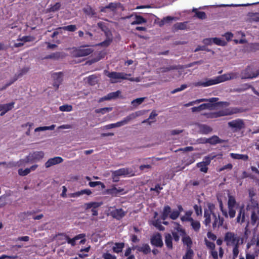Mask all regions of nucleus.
Wrapping results in <instances>:
<instances>
[{
	"label": "nucleus",
	"instance_id": "47",
	"mask_svg": "<svg viewBox=\"0 0 259 259\" xmlns=\"http://www.w3.org/2000/svg\"><path fill=\"white\" fill-rule=\"evenodd\" d=\"M90 249V247H88L85 248L81 249L80 251V252L79 253V256L82 258V257L88 256V254L87 253H88Z\"/></svg>",
	"mask_w": 259,
	"mask_h": 259
},
{
	"label": "nucleus",
	"instance_id": "20",
	"mask_svg": "<svg viewBox=\"0 0 259 259\" xmlns=\"http://www.w3.org/2000/svg\"><path fill=\"white\" fill-rule=\"evenodd\" d=\"M235 113L232 110L225 109L218 112L210 113L208 116L210 118H216L219 116L231 115Z\"/></svg>",
	"mask_w": 259,
	"mask_h": 259
},
{
	"label": "nucleus",
	"instance_id": "25",
	"mask_svg": "<svg viewBox=\"0 0 259 259\" xmlns=\"http://www.w3.org/2000/svg\"><path fill=\"white\" fill-rule=\"evenodd\" d=\"M218 100V98H211L209 99H201L197 100H195V101H194L192 102H190L185 104V106L188 107V106H193V105H194L195 104H198L200 102H204V101H209L210 103H213V102H217Z\"/></svg>",
	"mask_w": 259,
	"mask_h": 259
},
{
	"label": "nucleus",
	"instance_id": "30",
	"mask_svg": "<svg viewBox=\"0 0 259 259\" xmlns=\"http://www.w3.org/2000/svg\"><path fill=\"white\" fill-rule=\"evenodd\" d=\"M230 156L235 159H241L244 161H246L248 159V156L246 154H241L236 153H230Z\"/></svg>",
	"mask_w": 259,
	"mask_h": 259
},
{
	"label": "nucleus",
	"instance_id": "56",
	"mask_svg": "<svg viewBox=\"0 0 259 259\" xmlns=\"http://www.w3.org/2000/svg\"><path fill=\"white\" fill-rule=\"evenodd\" d=\"M194 209L197 215L198 216L202 214V209L200 206L195 205L194 206Z\"/></svg>",
	"mask_w": 259,
	"mask_h": 259
},
{
	"label": "nucleus",
	"instance_id": "3",
	"mask_svg": "<svg viewBox=\"0 0 259 259\" xmlns=\"http://www.w3.org/2000/svg\"><path fill=\"white\" fill-rule=\"evenodd\" d=\"M224 241L227 246L232 248L233 256L237 257L239 252V247L243 243V238L233 232H228L225 235Z\"/></svg>",
	"mask_w": 259,
	"mask_h": 259
},
{
	"label": "nucleus",
	"instance_id": "32",
	"mask_svg": "<svg viewBox=\"0 0 259 259\" xmlns=\"http://www.w3.org/2000/svg\"><path fill=\"white\" fill-rule=\"evenodd\" d=\"M190 223L194 230L196 232L199 231L201 226L199 221L193 219L192 221L190 222Z\"/></svg>",
	"mask_w": 259,
	"mask_h": 259
},
{
	"label": "nucleus",
	"instance_id": "48",
	"mask_svg": "<svg viewBox=\"0 0 259 259\" xmlns=\"http://www.w3.org/2000/svg\"><path fill=\"white\" fill-rule=\"evenodd\" d=\"M205 244L208 248L210 249V250H212L215 249V244L212 242H210L208 241L207 239H205Z\"/></svg>",
	"mask_w": 259,
	"mask_h": 259
},
{
	"label": "nucleus",
	"instance_id": "37",
	"mask_svg": "<svg viewBox=\"0 0 259 259\" xmlns=\"http://www.w3.org/2000/svg\"><path fill=\"white\" fill-rule=\"evenodd\" d=\"M193 251L191 248H187L185 254L183 257V259H193Z\"/></svg>",
	"mask_w": 259,
	"mask_h": 259
},
{
	"label": "nucleus",
	"instance_id": "22",
	"mask_svg": "<svg viewBox=\"0 0 259 259\" xmlns=\"http://www.w3.org/2000/svg\"><path fill=\"white\" fill-rule=\"evenodd\" d=\"M174 224L176 225V231L172 233V235H173V236H174V239L175 240V241H177L179 240L180 237L181 236L184 235L185 232H184V230L182 229V228L181 227V226L180 225L176 224L175 223Z\"/></svg>",
	"mask_w": 259,
	"mask_h": 259
},
{
	"label": "nucleus",
	"instance_id": "58",
	"mask_svg": "<svg viewBox=\"0 0 259 259\" xmlns=\"http://www.w3.org/2000/svg\"><path fill=\"white\" fill-rule=\"evenodd\" d=\"M195 15L201 19H204L206 17V15L203 12H196Z\"/></svg>",
	"mask_w": 259,
	"mask_h": 259
},
{
	"label": "nucleus",
	"instance_id": "26",
	"mask_svg": "<svg viewBox=\"0 0 259 259\" xmlns=\"http://www.w3.org/2000/svg\"><path fill=\"white\" fill-rule=\"evenodd\" d=\"M125 212L122 209H113L110 214L117 219H120L125 215Z\"/></svg>",
	"mask_w": 259,
	"mask_h": 259
},
{
	"label": "nucleus",
	"instance_id": "17",
	"mask_svg": "<svg viewBox=\"0 0 259 259\" xmlns=\"http://www.w3.org/2000/svg\"><path fill=\"white\" fill-rule=\"evenodd\" d=\"M228 125L234 131L240 130L244 127V123L243 121L239 119L229 122L228 123Z\"/></svg>",
	"mask_w": 259,
	"mask_h": 259
},
{
	"label": "nucleus",
	"instance_id": "63",
	"mask_svg": "<svg viewBox=\"0 0 259 259\" xmlns=\"http://www.w3.org/2000/svg\"><path fill=\"white\" fill-rule=\"evenodd\" d=\"M224 36L225 37L227 41H230L233 37V34L231 32H227Z\"/></svg>",
	"mask_w": 259,
	"mask_h": 259
},
{
	"label": "nucleus",
	"instance_id": "51",
	"mask_svg": "<svg viewBox=\"0 0 259 259\" xmlns=\"http://www.w3.org/2000/svg\"><path fill=\"white\" fill-rule=\"evenodd\" d=\"M111 108H103L101 109H98L96 110V112L97 113H101L102 114H104L107 112H109L111 111Z\"/></svg>",
	"mask_w": 259,
	"mask_h": 259
},
{
	"label": "nucleus",
	"instance_id": "33",
	"mask_svg": "<svg viewBox=\"0 0 259 259\" xmlns=\"http://www.w3.org/2000/svg\"><path fill=\"white\" fill-rule=\"evenodd\" d=\"M119 93H120V92L119 91L111 93L108 94L106 96L102 98L100 100V101H102L103 100H110L111 99L115 98L119 95Z\"/></svg>",
	"mask_w": 259,
	"mask_h": 259
},
{
	"label": "nucleus",
	"instance_id": "53",
	"mask_svg": "<svg viewBox=\"0 0 259 259\" xmlns=\"http://www.w3.org/2000/svg\"><path fill=\"white\" fill-rule=\"evenodd\" d=\"M61 4L60 3H57L54 5L52 6L50 8V11L51 12H55L59 10L61 7Z\"/></svg>",
	"mask_w": 259,
	"mask_h": 259
},
{
	"label": "nucleus",
	"instance_id": "62",
	"mask_svg": "<svg viewBox=\"0 0 259 259\" xmlns=\"http://www.w3.org/2000/svg\"><path fill=\"white\" fill-rule=\"evenodd\" d=\"M153 225L156 227L157 229L163 230L164 229V227L162 226L158 222V221H155L153 222Z\"/></svg>",
	"mask_w": 259,
	"mask_h": 259
},
{
	"label": "nucleus",
	"instance_id": "64",
	"mask_svg": "<svg viewBox=\"0 0 259 259\" xmlns=\"http://www.w3.org/2000/svg\"><path fill=\"white\" fill-rule=\"evenodd\" d=\"M207 237L213 241L217 239V236L210 232H208L207 234Z\"/></svg>",
	"mask_w": 259,
	"mask_h": 259
},
{
	"label": "nucleus",
	"instance_id": "36",
	"mask_svg": "<svg viewBox=\"0 0 259 259\" xmlns=\"http://www.w3.org/2000/svg\"><path fill=\"white\" fill-rule=\"evenodd\" d=\"M221 142L220 139L217 136H213L210 138L206 139L204 142L209 143L211 144H215Z\"/></svg>",
	"mask_w": 259,
	"mask_h": 259
},
{
	"label": "nucleus",
	"instance_id": "23",
	"mask_svg": "<svg viewBox=\"0 0 259 259\" xmlns=\"http://www.w3.org/2000/svg\"><path fill=\"white\" fill-rule=\"evenodd\" d=\"M14 102L0 105V115L3 116L6 112L11 110L14 107Z\"/></svg>",
	"mask_w": 259,
	"mask_h": 259
},
{
	"label": "nucleus",
	"instance_id": "54",
	"mask_svg": "<svg viewBox=\"0 0 259 259\" xmlns=\"http://www.w3.org/2000/svg\"><path fill=\"white\" fill-rule=\"evenodd\" d=\"M27 159V156L24 159H21L18 162H17V166H24L26 164L28 163H30V162H26V159Z\"/></svg>",
	"mask_w": 259,
	"mask_h": 259
},
{
	"label": "nucleus",
	"instance_id": "8",
	"mask_svg": "<svg viewBox=\"0 0 259 259\" xmlns=\"http://www.w3.org/2000/svg\"><path fill=\"white\" fill-rule=\"evenodd\" d=\"M140 115V113L138 112L133 113L125 118H124L122 120L117 122L115 123H111L108 124L104 126L106 129H110L112 128H115L118 127H120L123 126L126 124H127L131 120L135 119L137 117L139 116Z\"/></svg>",
	"mask_w": 259,
	"mask_h": 259
},
{
	"label": "nucleus",
	"instance_id": "42",
	"mask_svg": "<svg viewBox=\"0 0 259 259\" xmlns=\"http://www.w3.org/2000/svg\"><path fill=\"white\" fill-rule=\"evenodd\" d=\"M59 109L61 111L69 112L72 110V107L69 105H64L60 106Z\"/></svg>",
	"mask_w": 259,
	"mask_h": 259
},
{
	"label": "nucleus",
	"instance_id": "9",
	"mask_svg": "<svg viewBox=\"0 0 259 259\" xmlns=\"http://www.w3.org/2000/svg\"><path fill=\"white\" fill-rule=\"evenodd\" d=\"M105 74L110 78V81L112 83L120 82L121 79H127V76L131 75L122 72H109L108 71H106Z\"/></svg>",
	"mask_w": 259,
	"mask_h": 259
},
{
	"label": "nucleus",
	"instance_id": "49",
	"mask_svg": "<svg viewBox=\"0 0 259 259\" xmlns=\"http://www.w3.org/2000/svg\"><path fill=\"white\" fill-rule=\"evenodd\" d=\"M120 4L115 3H111L109 4L107 7L108 9H110L111 11H114L119 6Z\"/></svg>",
	"mask_w": 259,
	"mask_h": 259
},
{
	"label": "nucleus",
	"instance_id": "5",
	"mask_svg": "<svg viewBox=\"0 0 259 259\" xmlns=\"http://www.w3.org/2000/svg\"><path fill=\"white\" fill-rule=\"evenodd\" d=\"M183 210L182 206L180 205L178 206V209L171 210L170 207L167 205L164 207L161 219L165 220L168 217L173 220H176L179 216L180 213Z\"/></svg>",
	"mask_w": 259,
	"mask_h": 259
},
{
	"label": "nucleus",
	"instance_id": "61",
	"mask_svg": "<svg viewBox=\"0 0 259 259\" xmlns=\"http://www.w3.org/2000/svg\"><path fill=\"white\" fill-rule=\"evenodd\" d=\"M203 42L206 45H211L213 43V38L204 39L203 40Z\"/></svg>",
	"mask_w": 259,
	"mask_h": 259
},
{
	"label": "nucleus",
	"instance_id": "50",
	"mask_svg": "<svg viewBox=\"0 0 259 259\" xmlns=\"http://www.w3.org/2000/svg\"><path fill=\"white\" fill-rule=\"evenodd\" d=\"M88 81L90 84L94 85L97 82V77L94 75L90 76L88 78Z\"/></svg>",
	"mask_w": 259,
	"mask_h": 259
},
{
	"label": "nucleus",
	"instance_id": "60",
	"mask_svg": "<svg viewBox=\"0 0 259 259\" xmlns=\"http://www.w3.org/2000/svg\"><path fill=\"white\" fill-rule=\"evenodd\" d=\"M210 253L213 259L219 258L218 252L215 250V249L210 250Z\"/></svg>",
	"mask_w": 259,
	"mask_h": 259
},
{
	"label": "nucleus",
	"instance_id": "14",
	"mask_svg": "<svg viewBox=\"0 0 259 259\" xmlns=\"http://www.w3.org/2000/svg\"><path fill=\"white\" fill-rule=\"evenodd\" d=\"M259 75V69H254L251 67H247L242 73L243 78H253Z\"/></svg>",
	"mask_w": 259,
	"mask_h": 259
},
{
	"label": "nucleus",
	"instance_id": "10",
	"mask_svg": "<svg viewBox=\"0 0 259 259\" xmlns=\"http://www.w3.org/2000/svg\"><path fill=\"white\" fill-rule=\"evenodd\" d=\"M253 248V253L255 255H259V235L254 234L252 238L249 241L246 245L247 250Z\"/></svg>",
	"mask_w": 259,
	"mask_h": 259
},
{
	"label": "nucleus",
	"instance_id": "12",
	"mask_svg": "<svg viewBox=\"0 0 259 259\" xmlns=\"http://www.w3.org/2000/svg\"><path fill=\"white\" fill-rule=\"evenodd\" d=\"M127 190L125 188L114 185L109 189L106 190V193L112 196L116 197L119 195H124L127 192Z\"/></svg>",
	"mask_w": 259,
	"mask_h": 259
},
{
	"label": "nucleus",
	"instance_id": "59",
	"mask_svg": "<svg viewBox=\"0 0 259 259\" xmlns=\"http://www.w3.org/2000/svg\"><path fill=\"white\" fill-rule=\"evenodd\" d=\"M187 88V85L186 84H183L181 86L180 88H178L177 89H175L172 91H171V93L175 94L177 92H180L181 91L184 90Z\"/></svg>",
	"mask_w": 259,
	"mask_h": 259
},
{
	"label": "nucleus",
	"instance_id": "39",
	"mask_svg": "<svg viewBox=\"0 0 259 259\" xmlns=\"http://www.w3.org/2000/svg\"><path fill=\"white\" fill-rule=\"evenodd\" d=\"M197 167H199L200 168V170L202 172H205L206 173L207 171V166L204 164V162H199V163H198L197 164Z\"/></svg>",
	"mask_w": 259,
	"mask_h": 259
},
{
	"label": "nucleus",
	"instance_id": "15",
	"mask_svg": "<svg viewBox=\"0 0 259 259\" xmlns=\"http://www.w3.org/2000/svg\"><path fill=\"white\" fill-rule=\"evenodd\" d=\"M44 157V153L42 151L34 152L30 153L27 156L26 162H32L33 161H39Z\"/></svg>",
	"mask_w": 259,
	"mask_h": 259
},
{
	"label": "nucleus",
	"instance_id": "34",
	"mask_svg": "<svg viewBox=\"0 0 259 259\" xmlns=\"http://www.w3.org/2000/svg\"><path fill=\"white\" fill-rule=\"evenodd\" d=\"M198 127L200 132L204 134H207L211 131V128L209 126L205 125H199Z\"/></svg>",
	"mask_w": 259,
	"mask_h": 259
},
{
	"label": "nucleus",
	"instance_id": "29",
	"mask_svg": "<svg viewBox=\"0 0 259 259\" xmlns=\"http://www.w3.org/2000/svg\"><path fill=\"white\" fill-rule=\"evenodd\" d=\"M124 246L123 243H115L112 246V250L113 252L118 253L122 251Z\"/></svg>",
	"mask_w": 259,
	"mask_h": 259
},
{
	"label": "nucleus",
	"instance_id": "45",
	"mask_svg": "<svg viewBox=\"0 0 259 259\" xmlns=\"http://www.w3.org/2000/svg\"><path fill=\"white\" fill-rule=\"evenodd\" d=\"M145 100V98H140L134 100L132 102V104L134 106H137L142 103Z\"/></svg>",
	"mask_w": 259,
	"mask_h": 259
},
{
	"label": "nucleus",
	"instance_id": "13",
	"mask_svg": "<svg viewBox=\"0 0 259 259\" xmlns=\"http://www.w3.org/2000/svg\"><path fill=\"white\" fill-rule=\"evenodd\" d=\"M93 52V50L90 48L80 47L74 49L71 54L75 57H81L90 55Z\"/></svg>",
	"mask_w": 259,
	"mask_h": 259
},
{
	"label": "nucleus",
	"instance_id": "2",
	"mask_svg": "<svg viewBox=\"0 0 259 259\" xmlns=\"http://www.w3.org/2000/svg\"><path fill=\"white\" fill-rule=\"evenodd\" d=\"M204 223L206 226L212 223L213 228H215L222 226L223 223V220L216 212L215 206L212 203H207V208L204 209Z\"/></svg>",
	"mask_w": 259,
	"mask_h": 259
},
{
	"label": "nucleus",
	"instance_id": "6",
	"mask_svg": "<svg viewBox=\"0 0 259 259\" xmlns=\"http://www.w3.org/2000/svg\"><path fill=\"white\" fill-rule=\"evenodd\" d=\"M84 237V234H80L76 236L72 239H70L66 235L61 234L57 236V239L61 240V241L60 242L61 244H63L65 242H67L69 244H70L73 246L75 245L76 241L79 239H81L80 241V243H84L85 242Z\"/></svg>",
	"mask_w": 259,
	"mask_h": 259
},
{
	"label": "nucleus",
	"instance_id": "28",
	"mask_svg": "<svg viewBox=\"0 0 259 259\" xmlns=\"http://www.w3.org/2000/svg\"><path fill=\"white\" fill-rule=\"evenodd\" d=\"M211 103L203 104L198 107H193L191 108V110L193 112H195L201 111L204 109H210L212 107V104Z\"/></svg>",
	"mask_w": 259,
	"mask_h": 259
},
{
	"label": "nucleus",
	"instance_id": "52",
	"mask_svg": "<svg viewBox=\"0 0 259 259\" xmlns=\"http://www.w3.org/2000/svg\"><path fill=\"white\" fill-rule=\"evenodd\" d=\"M174 19V17H170V16H168V17H165L161 21L160 23V25L161 26V25H164V24L166 23H168V22Z\"/></svg>",
	"mask_w": 259,
	"mask_h": 259
},
{
	"label": "nucleus",
	"instance_id": "57",
	"mask_svg": "<svg viewBox=\"0 0 259 259\" xmlns=\"http://www.w3.org/2000/svg\"><path fill=\"white\" fill-rule=\"evenodd\" d=\"M214 157V156H206L202 161L207 166L209 165L210 163L211 160Z\"/></svg>",
	"mask_w": 259,
	"mask_h": 259
},
{
	"label": "nucleus",
	"instance_id": "4",
	"mask_svg": "<svg viewBox=\"0 0 259 259\" xmlns=\"http://www.w3.org/2000/svg\"><path fill=\"white\" fill-rule=\"evenodd\" d=\"M237 77L238 74L237 73L233 72H229L212 78L206 79L205 80L199 81L196 83V85L206 87L233 79Z\"/></svg>",
	"mask_w": 259,
	"mask_h": 259
},
{
	"label": "nucleus",
	"instance_id": "16",
	"mask_svg": "<svg viewBox=\"0 0 259 259\" xmlns=\"http://www.w3.org/2000/svg\"><path fill=\"white\" fill-rule=\"evenodd\" d=\"M102 204L101 202H92L87 203L84 204L86 209H91L93 215L96 216L98 215V211L97 208Z\"/></svg>",
	"mask_w": 259,
	"mask_h": 259
},
{
	"label": "nucleus",
	"instance_id": "27",
	"mask_svg": "<svg viewBox=\"0 0 259 259\" xmlns=\"http://www.w3.org/2000/svg\"><path fill=\"white\" fill-rule=\"evenodd\" d=\"M37 167V165H33L31 166L30 168H27L25 169L22 168H20L18 170V174L20 176H25L29 174L31 171H34Z\"/></svg>",
	"mask_w": 259,
	"mask_h": 259
},
{
	"label": "nucleus",
	"instance_id": "31",
	"mask_svg": "<svg viewBox=\"0 0 259 259\" xmlns=\"http://www.w3.org/2000/svg\"><path fill=\"white\" fill-rule=\"evenodd\" d=\"M192 211L191 210L187 211L185 212V214L181 217V220L182 222H190L193 219L191 215Z\"/></svg>",
	"mask_w": 259,
	"mask_h": 259
},
{
	"label": "nucleus",
	"instance_id": "43",
	"mask_svg": "<svg viewBox=\"0 0 259 259\" xmlns=\"http://www.w3.org/2000/svg\"><path fill=\"white\" fill-rule=\"evenodd\" d=\"M139 250L143 252L144 253L147 254L150 251V248L148 244H144L141 246Z\"/></svg>",
	"mask_w": 259,
	"mask_h": 259
},
{
	"label": "nucleus",
	"instance_id": "35",
	"mask_svg": "<svg viewBox=\"0 0 259 259\" xmlns=\"http://www.w3.org/2000/svg\"><path fill=\"white\" fill-rule=\"evenodd\" d=\"M165 242L168 248H172V237L170 234H167L165 236Z\"/></svg>",
	"mask_w": 259,
	"mask_h": 259
},
{
	"label": "nucleus",
	"instance_id": "44",
	"mask_svg": "<svg viewBox=\"0 0 259 259\" xmlns=\"http://www.w3.org/2000/svg\"><path fill=\"white\" fill-rule=\"evenodd\" d=\"M183 243L187 245L188 248H190L192 241L191 238L188 236H185L183 238Z\"/></svg>",
	"mask_w": 259,
	"mask_h": 259
},
{
	"label": "nucleus",
	"instance_id": "40",
	"mask_svg": "<svg viewBox=\"0 0 259 259\" xmlns=\"http://www.w3.org/2000/svg\"><path fill=\"white\" fill-rule=\"evenodd\" d=\"M59 29H62L65 30H67L69 31L73 32L76 30V27L74 25H70L67 26H64L62 27H60L58 28Z\"/></svg>",
	"mask_w": 259,
	"mask_h": 259
},
{
	"label": "nucleus",
	"instance_id": "7",
	"mask_svg": "<svg viewBox=\"0 0 259 259\" xmlns=\"http://www.w3.org/2000/svg\"><path fill=\"white\" fill-rule=\"evenodd\" d=\"M251 205H248L247 209L251 212V223L254 224L259 221V207L256 201H251Z\"/></svg>",
	"mask_w": 259,
	"mask_h": 259
},
{
	"label": "nucleus",
	"instance_id": "55",
	"mask_svg": "<svg viewBox=\"0 0 259 259\" xmlns=\"http://www.w3.org/2000/svg\"><path fill=\"white\" fill-rule=\"evenodd\" d=\"M103 257L104 259H116V257L114 255H112L108 252L104 253Z\"/></svg>",
	"mask_w": 259,
	"mask_h": 259
},
{
	"label": "nucleus",
	"instance_id": "38",
	"mask_svg": "<svg viewBox=\"0 0 259 259\" xmlns=\"http://www.w3.org/2000/svg\"><path fill=\"white\" fill-rule=\"evenodd\" d=\"M213 43L220 46H225L227 45V42L220 38H213Z\"/></svg>",
	"mask_w": 259,
	"mask_h": 259
},
{
	"label": "nucleus",
	"instance_id": "11",
	"mask_svg": "<svg viewBox=\"0 0 259 259\" xmlns=\"http://www.w3.org/2000/svg\"><path fill=\"white\" fill-rule=\"evenodd\" d=\"M132 171L127 168H122L112 171V179L113 182L119 181L120 177L126 176H132Z\"/></svg>",
	"mask_w": 259,
	"mask_h": 259
},
{
	"label": "nucleus",
	"instance_id": "46",
	"mask_svg": "<svg viewBox=\"0 0 259 259\" xmlns=\"http://www.w3.org/2000/svg\"><path fill=\"white\" fill-rule=\"evenodd\" d=\"M187 23H178L174 25V27L176 29L183 30L186 28Z\"/></svg>",
	"mask_w": 259,
	"mask_h": 259
},
{
	"label": "nucleus",
	"instance_id": "41",
	"mask_svg": "<svg viewBox=\"0 0 259 259\" xmlns=\"http://www.w3.org/2000/svg\"><path fill=\"white\" fill-rule=\"evenodd\" d=\"M10 200V199L8 197H0V207L4 206L6 204L9 203Z\"/></svg>",
	"mask_w": 259,
	"mask_h": 259
},
{
	"label": "nucleus",
	"instance_id": "24",
	"mask_svg": "<svg viewBox=\"0 0 259 259\" xmlns=\"http://www.w3.org/2000/svg\"><path fill=\"white\" fill-rule=\"evenodd\" d=\"M63 161V159L61 157H55L49 159L45 163L47 168L50 167L52 165L60 163Z\"/></svg>",
	"mask_w": 259,
	"mask_h": 259
},
{
	"label": "nucleus",
	"instance_id": "19",
	"mask_svg": "<svg viewBox=\"0 0 259 259\" xmlns=\"http://www.w3.org/2000/svg\"><path fill=\"white\" fill-rule=\"evenodd\" d=\"M151 243L157 247H161L163 245V242L160 234L159 233L154 234L151 238Z\"/></svg>",
	"mask_w": 259,
	"mask_h": 259
},
{
	"label": "nucleus",
	"instance_id": "18",
	"mask_svg": "<svg viewBox=\"0 0 259 259\" xmlns=\"http://www.w3.org/2000/svg\"><path fill=\"white\" fill-rule=\"evenodd\" d=\"M34 40V37L30 36H24L19 37L16 42L14 43V46L16 48L20 47L24 45L26 42L31 41Z\"/></svg>",
	"mask_w": 259,
	"mask_h": 259
},
{
	"label": "nucleus",
	"instance_id": "21",
	"mask_svg": "<svg viewBox=\"0 0 259 259\" xmlns=\"http://www.w3.org/2000/svg\"><path fill=\"white\" fill-rule=\"evenodd\" d=\"M133 16H135V20L131 23V25L142 24L147 22L145 19L141 16L137 15L136 14H133L129 16L125 17L124 19H129Z\"/></svg>",
	"mask_w": 259,
	"mask_h": 259
},
{
	"label": "nucleus",
	"instance_id": "1",
	"mask_svg": "<svg viewBox=\"0 0 259 259\" xmlns=\"http://www.w3.org/2000/svg\"><path fill=\"white\" fill-rule=\"evenodd\" d=\"M220 207L222 212L223 214L225 217L229 216L230 218H233L236 214V208L238 207L239 213L237 217V221L238 223H242L245 221L248 220V215L245 213V209L243 205H238L236 203L235 198L229 195V199L228 201V213L226 210H224L223 207V203L221 201L220 202Z\"/></svg>",
	"mask_w": 259,
	"mask_h": 259
}]
</instances>
